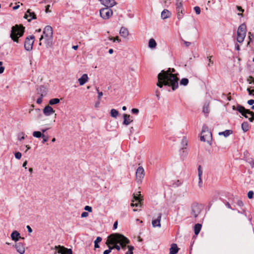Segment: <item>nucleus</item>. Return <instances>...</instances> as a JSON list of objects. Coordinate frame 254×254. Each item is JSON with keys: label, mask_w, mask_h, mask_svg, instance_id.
Wrapping results in <instances>:
<instances>
[{"label": "nucleus", "mask_w": 254, "mask_h": 254, "mask_svg": "<svg viewBox=\"0 0 254 254\" xmlns=\"http://www.w3.org/2000/svg\"><path fill=\"white\" fill-rule=\"evenodd\" d=\"M171 15V13L167 9H164L161 12V17L163 19L170 17Z\"/></svg>", "instance_id": "4be33fe9"}, {"label": "nucleus", "mask_w": 254, "mask_h": 254, "mask_svg": "<svg viewBox=\"0 0 254 254\" xmlns=\"http://www.w3.org/2000/svg\"><path fill=\"white\" fill-rule=\"evenodd\" d=\"M128 248V251L127 252L126 254H133V250L134 249V247L133 246H127Z\"/></svg>", "instance_id": "ea45409f"}, {"label": "nucleus", "mask_w": 254, "mask_h": 254, "mask_svg": "<svg viewBox=\"0 0 254 254\" xmlns=\"http://www.w3.org/2000/svg\"><path fill=\"white\" fill-rule=\"evenodd\" d=\"M55 248H61L63 250V251H64V253L66 254H72V250L70 249H67L64 246H61L60 245L59 246H56Z\"/></svg>", "instance_id": "393cba45"}, {"label": "nucleus", "mask_w": 254, "mask_h": 254, "mask_svg": "<svg viewBox=\"0 0 254 254\" xmlns=\"http://www.w3.org/2000/svg\"><path fill=\"white\" fill-rule=\"evenodd\" d=\"M21 153L19 152H17L15 153V157L17 159H20L21 158Z\"/></svg>", "instance_id": "864d4df0"}, {"label": "nucleus", "mask_w": 254, "mask_h": 254, "mask_svg": "<svg viewBox=\"0 0 254 254\" xmlns=\"http://www.w3.org/2000/svg\"><path fill=\"white\" fill-rule=\"evenodd\" d=\"M102 241V238L100 237H97L95 241H94V247L95 248H99V245L98 243H100Z\"/></svg>", "instance_id": "473e14b6"}, {"label": "nucleus", "mask_w": 254, "mask_h": 254, "mask_svg": "<svg viewBox=\"0 0 254 254\" xmlns=\"http://www.w3.org/2000/svg\"><path fill=\"white\" fill-rule=\"evenodd\" d=\"M203 112L204 113V114H208L209 112V104L207 103H205V105H204L203 106Z\"/></svg>", "instance_id": "72a5a7b5"}, {"label": "nucleus", "mask_w": 254, "mask_h": 254, "mask_svg": "<svg viewBox=\"0 0 254 254\" xmlns=\"http://www.w3.org/2000/svg\"><path fill=\"white\" fill-rule=\"evenodd\" d=\"M212 139V136L211 131L209 130L207 126L205 125H203L202 128L200 140L203 142L207 141L208 143L211 145Z\"/></svg>", "instance_id": "20e7f679"}, {"label": "nucleus", "mask_w": 254, "mask_h": 254, "mask_svg": "<svg viewBox=\"0 0 254 254\" xmlns=\"http://www.w3.org/2000/svg\"><path fill=\"white\" fill-rule=\"evenodd\" d=\"M175 72L174 68H169L167 70H162L158 75V82L157 85L162 88L163 85L171 86L174 91L178 87L179 78L177 74H173Z\"/></svg>", "instance_id": "f257e3e1"}, {"label": "nucleus", "mask_w": 254, "mask_h": 254, "mask_svg": "<svg viewBox=\"0 0 254 254\" xmlns=\"http://www.w3.org/2000/svg\"><path fill=\"white\" fill-rule=\"evenodd\" d=\"M120 34L121 36L126 38L128 35V31L127 28L122 27L120 31Z\"/></svg>", "instance_id": "5701e85b"}, {"label": "nucleus", "mask_w": 254, "mask_h": 254, "mask_svg": "<svg viewBox=\"0 0 254 254\" xmlns=\"http://www.w3.org/2000/svg\"><path fill=\"white\" fill-rule=\"evenodd\" d=\"M41 137H42L43 139L42 141L43 143H44L45 142H47L49 139L48 136H46L44 134H42Z\"/></svg>", "instance_id": "6e6d98bb"}, {"label": "nucleus", "mask_w": 254, "mask_h": 254, "mask_svg": "<svg viewBox=\"0 0 254 254\" xmlns=\"http://www.w3.org/2000/svg\"><path fill=\"white\" fill-rule=\"evenodd\" d=\"M247 81L250 84L254 83V78L252 76H250L248 78Z\"/></svg>", "instance_id": "8fccbe9b"}, {"label": "nucleus", "mask_w": 254, "mask_h": 254, "mask_svg": "<svg viewBox=\"0 0 254 254\" xmlns=\"http://www.w3.org/2000/svg\"><path fill=\"white\" fill-rule=\"evenodd\" d=\"M24 27L22 25H15L11 28L10 37L15 42H19V38L23 35Z\"/></svg>", "instance_id": "7ed1b4c3"}, {"label": "nucleus", "mask_w": 254, "mask_h": 254, "mask_svg": "<svg viewBox=\"0 0 254 254\" xmlns=\"http://www.w3.org/2000/svg\"><path fill=\"white\" fill-rule=\"evenodd\" d=\"M201 211V209L198 204H194L191 207V215L194 218L197 217Z\"/></svg>", "instance_id": "ddd939ff"}, {"label": "nucleus", "mask_w": 254, "mask_h": 254, "mask_svg": "<svg viewBox=\"0 0 254 254\" xmlns=\"http://www.w3.org/2000/svg\"><path fill=\"white\" fill-rule=\"evenodd\" d=\"M182 185V182L180 180H177L173 184V185L174 187H179Z\"/></svg>", "instance_id": "de8ad7c7"}, {"label": "nucleus", "mask_w": 254, "mask_h": 254, "mask_svg": "<svg viewBox=\"0 0 254 254\" xmlns=\"http://www.w3.org/2000/svg\"><path fill=\"white\" fill-rule=\"evenodd\" d=\"M129 243V240L124 235L115 233L109 235L106 242V245L111 244L112 245L120 244L122 249L126 250L127 249L126 245Z\"/></svg>", "instance_id": "f03ea898"}, {"label": "nucleus", "mask_w": 254, "mask_h": 254, "mask_svg": "<svg viewBox=\"0 0 254 254\" xmlns=\"http://www.w3.org/2000/svg\"><path fill=\"white\" fill-rule=\"evenodd\" d=\"M53 37L44 39L47 47H51L53 46Z\"/></svg>", "instance_id": "a878e982"}, {"label": "nucleus", "mask_w": 254, "mask_h": 254, "mask_svg": "<svg viewBox=\"0 0 254 254\" xmlns=\"http://www.w3.org/2000/svg\"><path fill=\"white\" fill-rule=\"evenodd\" d=\"M15 248L19 254H23L25 253V248L22 243H16L15 245Z\"/></svg>", "instance_id": "4468645a"}, {"label": "nucleus", "mask_w": 254, "mask_h": 254, "mask_svg": "<svg viewBox=\"0 0 254 254\" xmlns=\"http://www.w3.org/2000/svg\"><path fill=\"white\" fill-rule=\"evenodd\" d=\"M189 83V80L188 78H184L180 81V84L184 86H186Z\"/></svg>", "instance_id": "f704fd0d"}, {"label": "nucleus", "mask_w": 254, "mask_h": 254, "mask_svg": "<svg viewBox=\"0 0 254 254\" xmlns=\"http://www.w3.org/2000/svg\"><path fill=\"white\" fill-rule=\"evenodd\" d=\"M131 112L134 114H137L139 113V110L136 108H133L131 110Z\"/></svg>", "instance_id": "680f3d73"}, {"label": "nucleus", "mask_w": 254, "mask_h": 254, "mask_svg": "<svg viewBox=\"0 0 254 254\" xmlns=\"http://www.w3.org/2000/svg\"><path fill=\"white\" fill-rule=\"evenodd\" d=\"M119 114L118 111L114 109L111 110V116L115 118H116Z\"/></svg>", "instance_id": "2f4dec72"}, {"label": "nucleus", "mask_w": 254, "mask_h": 254, "mask_svg": "<svg viewBox=\"0 0 254 254\" xmlns=\"http://www.w3.org/2000/svg\"><path fill=\"white\" fill-rule=\"evenodd\" d=\"M233 131L231 130L227 129L224 131L220 132L219 135H223L225 137H227L232 133Z\"/></svg>", "instance_id": "c85d7f7f"}, {"label": "nucleus", "mask_w": 254, "mask_h": 254, "mask_svg": "<svg viewBox=\"0 0 254 254\" xmlns=\"http://www.w3.org/2000/svg\"><path fill=\"white\" fill-rule=\"evenodd\" d=\"M55 113V110L52 107L48 105L43 109V113L45 116H49Z\"/></svg>", "instance_id": "dca6fc26"}, {"label": "nucleus", "mask_w": 254, "mask_h": 254, "mask_svg": "<svg viewBox=\"0 0 254 254\" xmlns=\"http://www.w3.org/2000/svg\"><path fill=\"white\" fill-rule=\"evenodd\" d=\"M144 170L142 167H139L136 171V180L138 183H140L144 177Z\"/></svg>", "instance_id": "9b49d317"}, {"label": "nucleus", "mask_w": 254, "mask_h": 254, "mask_svg": "<svg viewBox=\"0 0 254 254\" xmlns=\"http://www.w3.org/2000/svg\"><path fill=\"white\" fill-rule=\"evenodd\" d=\"M54 249L56 250V251L55 253V254H56L57 253L61 254H66L64 253V251H63V250L61 248H55V247Z\"/></svg>", "instance_id": "4c0bfd02"}, {"label": "nucleus", "mask_w": 254, "mask_h": 254, "mask_svg": "<svg viewBox=\"0 0 254 254\" xmlns=\"http://www.w3.org/2000/svg\"><path fill=\"white\" fill-rule=\"evenodd\" d=\"M35 40V36L31 35L26 38L24 42V48L27 51H30L33 49V46Z\"/></svg>", "instance_id": "6e6552de"}, {"label": "nucleus", "mask_w": 254, "mask_h": 254, "mask_svg": "<svg viewBox=\"0 0 254 254\" xmlns=\"http://www.w3.org/2000/svg\"><path fill=\"white\" fill-rule=\"evenodd\" d=\"M138 193H139L138 195L137 194H133V199L131 203V206L141 207L143 199V197L141 195L140 192H138Z\"/></svg>", "instance_id": "0eeeda50"}, {"label": "nucleus", "mask_w": 254, "mask_h": 254, "mask_svg": "<svg viewBox=\"0 0 254 254\" xmlns=\"http://www.w3.org/2000/svg\"><path fill=\"white\" fill-rule=\"evenodd\" d=\"M183 16H184V14H181L180 12L179 13L177 12V17L179 19H182L183 17Z\"/></svg>", "instance_id": "69168bd1"}, {"label": "nucleus", "mask_w": 254, "mask_h": 254, "mask_svg": "<svg viewBox=\"0 0 254 254\" xmlns=\"http://www.w3.org/2000/svg\"><path fill=\"white\" fill-rule=\"evenodd\" d=\"M110 40H112L114 42H115V41H117L119 43L121 42V40L119 39L118 36H116L115 38H110Z\"/></svg>", "instance_id": "3c124183"}, {"label": "nucleus", "mask_w": 254, "mask_h": 254, "mask_svg": "<svg viewBox=\"0 0 254 254\" xmlns=\"http://www.w3.org/2000/svg\"><path fill=\"white\" fill-rule=\"evenodd\" d=\"M179 250V249L178 248L177 244H173L170 249L169 254H176L178 252Z\"/></svg>", "instance_id": "412c9836"}, {"label": "nucleus", "mask_w": 254, "mask_h": 254, "mask_svg": "<svg viewBox=\"0 0 254 254\" xmlns=\"http://www.w3.org/2000/svg\"><path fill=\"white\" fill-rule=\"evenodd\" d=\"M112 14V10L109 7L103 8L100 10V16L104 19H109Z\"/></svg>", "instance_id": "9d476101"}, {"label": "nucleus", "mask_w": 254, "mask_h": 254, "mask_svg": "<svg viewBox=\"0 0 254 254\" xmlns=\"http://www.w3.org/2000/svg\"><path fill=\"white\" fill-rule=\"evenodd\" d=\"M254 196V191L252 190H250L248 193V197L250 199H252L253 198Z\"/></svg>", "instance_id": "603ef678"}, {"label": "nucleus", "mask_w": 254, "mask_h": 254, "mask_svg": "<svg viewBox=\"0 0 254 254\" xmlns=\"http://www.w3.org/2000/svg\"><path fill=\"white\" fill-rule=\"evenodd\" d=\"M60 99L58 98H53L49 101V104L51 105L57 104L60 103Z\"/></svg>", "instance_id": "7c9ffc66"}, {"label": "nucleus", "mask_w": 254, "mask_h": 254, "mask_svg": "<svg viewBox=\"0 0 254 254\" xmlns=\"http://www.w3.org/2000/svg\"><path fill=\"white\" fill-rule=\"evenodd\" d=\"M237 204L239 206H243L244 205V203H243V201L241 200H239L237 201Z\"/></svg>", "instance_id": "0e129e2a"}, {"label": "nucleus", "mask_w": 254, "mask_h": 254, "mask_svg": "<svg viewBox=\"0 0 254 254\" xmlns=\"http://www.w3.org/2000/svg\"><path fill=\"white\" fill-rule=\"evenodd\" d=\"M197 170H198V178H201L202 174H203V171H202V170L201 169V166L199 165L198 166Z\"/></svg>", "instance_id": "58836bf2"}, {"label": "nucleus", "mask_w": 254, "mask_h": 254, "mask_svg": "<svg viewBox=\"0 0 254 254\" xmlns=\"http://www.w3.org/2000/svg\"><path fill=\"white\" fill-rule=\"evenodd\" d=\"M88 216V213L87 212H83L82 213H81V217L82 218H84V217H86Z\"/></svg>", "instance_id": "052dcab7"}, {"label": "nucleus", "mask_w": 254, "mask_h": 254, "mask_svg": "<svg viewBox=\"0 0 254 254\" xmlns=\"http://www.w3.org/2000/svg\"><path fill=\"white\" fill-rule=\"evenodd\" d=\"M43 97L44 96H42L41 95H40V97L38 98L37 100V103H38V104H40L41 103H42Z\"/></svg>", "instance_id": "13d9d810"}, {"label": "nucleus", "mask_w": 254, "mask_h": 254, "mask_svg": "<svg viewBox=\"0 0 254 254\" xmlns=\"http://www.w3.org/2000/svg\"><path fill=\"white\" fill-rule=\"evenodd\" d=\"M248 35H249L248 38L249 39V42H248V44H249V43L253 41V40L254 38V36L250 32H249Z\"/></svg>", "instance_id": "37998d69"}, {"label": "nucleus", "mask_w": 254, "mask_h": 254, "mask_svg": "<svg viewBox=\"0 0 254 254\" xmlns=\"http://www.w3.org/2000/svg\"><path fill=\"white\" fill-rule=\"evenodd\" d=\"M248 104L250 105H252L254 104V100L251 99L248 101Z\"/></svg>", "instance_id": "338daca9"}, {"label": "nucleus", "mask_w": 254, "mask_h": 254, "mask_svg": "<svg viewBox=\"0 0 254 254\" xmlns=\"http://www.w3.org/2000/svg\"><path fill=\"white\" fill-rule=\"evenodd\" d=\"M183 8L182 1H180V0H177V3H176L177 11H179L180 8Z\"/></svg>", "instance_id": "e433bc0d"}, {"label": "nucleus", "mask_w": 254, "mask_h": 254, "mask_svg": "<svg viewBox=\"0 0 254 254\" xmlns=\"http://www.w3.org/2000/svg\"><path fill=\"white\" fill-rule=\"evenodd\" d=\"M236 110L246 118H248V114L250 115L252 117L249 118V120L251 122H253L254 121V112L245 109L243 106L240 105H237Z\"/></svg>", "instance_id": "39448f33"}, {"label": "nucleus", "mask_w": 254, "mask_h": 254, "mask_svg": "<svg viewBox=\"0 0 254 254\" xmlns=\"http://www.w3.org/2000/svg\"><path fill=\"white\" fill-rule=\"evenodd\" d=\"M38 93L42 96H44L46 94V88L44 86H40L37 89Z\"/></svg>", "instance_id": "b1692460"}, {"label": "nucleus", "mask_w": 254, "mask_h": 254, "mask_svg": "<svg viewBox=\"0 0 254 254\" xmlns=\"http://www.w3.org/2000/svg\"><path fill=\"white\" fill-rule=\"evenodd\" d=\"M11 239L15 242H17L19 239L24 240L23 237L20 236V233L17 231H14L11 234Z\"/></svg>", "instance_id": "2eb2a0df"}, {"label": "nucleus", "mask_w": 254, "mask_h": 254, "mask_svg": "<svg viewBox=\"0 0 254 254\" xmlns=\"http://www.w3.org/2000/svg\"><path fill=\"white\" fill-rule=\"evenodd\" d=\"M53 33L52 27L49 25L46 26L44 29L43 35L41 36L40 38V41H41L43 39L53 37Z\"/></svg>", "instance_id": "1a4fd4ad"}, {"label": "nucleus", "mask_w": 254, "mask_h": 254, "mask_svg": "<svg viewBox=\"0 0 254 254\" xmlns=\"http://www.w3.org/2000/svg\"><path fill=\"white\" fill-rule=\"evenodd\" d=\"M201 227H202V225L199 223H197L195 225L194 227V231L195 235H197L199 233L201 228Z\"/></svg>", "instance_id": "bb28decb"}, {"label": "nucleus", "mask_w": 254, "mask_h": 254, "mask_svg": "<svg viewBox=\"0 0 254 254\" xmlns=\"http://www.w3.org/2000/svg\"><path fill=\"white\" fill-rule=\"evenodd\" d=\"M24 17L27 19L29 22L31 21L32 19H36L37 18L35 12H32L30 9H28L27 10Z\"/></svg>", "instance_id": "f8f14e48"}, {"label": "nucleus", "mask_w": 254, "mask_h": 254, "mask_svg": "<svg viewBox=\"0 0 254 254\" xmlns=\"http://www.w3.org/2000/svg\"><path fill=\"white\" fill-rule=\"evenodd\" d=\"M162 217V214L159 213L157 216V218L156 219L153 220L152 221V225L154 227L161 226L160 224V220Z\"/></svg>", "instance_id": "a211bd4d"}, {"label": "nucleus", "mask_w": 254, "mask_h": 254, "mask_svg": "<svg viewBox=\"0 0 254 254\" xmlns=\"http://www.w3.org/2000/svg\"><path fill=\"white\" fill-rule=\"evenodd\" d=\"M124 122L123 124L126 126L128 125L131 122H132L133 120L130 119V116L127 114H124Z\"/></svg>", "instance_id": "6ab92c4d"}, {"label": "nucleus", "mask_w": 254, "mask_h": 254, "mask_svg": "<svg viewBox=\"0 0 254 254\" xmlns=\"http://www.w3.org/2000/svg\"><path fill=\"white\" fill-rule=\"evenodd\" d=\"M161 2L163 3L165 6H168L171 3L170 0H160Z\"/></svg>", "instance_id": "c03bdc74"}, {"label": "nucleus", "mask_w": 254, "mask_h": 254, "mask_svg": "<svg viewBox=\"0 0 254 254\" xmlns=\"http://www.w3.org/2000/svg\"><path fill=\"white\" fill-rule=\"evenodd\" d=\"M117 244H114L113 246H111V248H112V250H113L114 249H116L118 251H119L121 250V246H120Z\"/></svg>", "instance_id": "a18cd8bd"}, {"label": "nucleus", "mask_w": 254, "mask_h": 254, "mask_svg": "<svg viewBox=\"0 0 254 254\" xmlns=\"http://www.w3.org/2000/svg\"><path fill=\"white\" fill-rule=\"evenodd\" d=\"M181 143H182V145L183 147H185V146H186L187 145L188 141L186 137H184V138H183V139L182 140Z\"/></svg>", "instance_id": "79ce46f5"}, {"label": "nucleus", "mask_w": 254, "mask_h": 254, "mask_svg": "<svg viewBox=\"0 0 254 254\" xmlns=\"http://www.w3.org/2000/svg\"><path fill=\"white\" fill-rule=\"evenodd\" d=\"M101 3L106 7H111L116 4L115 0H101Z\"/></svg>", "instance_id": "f3484780"}, {"label": "nucleus", "mask_w": 254, "mask_h": 254, "mask_svg": "<svg viewBox=\"0 0 254 254\" xmlns=\"http://www.w3.org/2000/svg\"><path fill=\"white\" fill-rule=\"evenodd\" d=\"M194 10L195 11L196 14H199L200 13V8L199 6H196L194 7Z\"/></svg>", "instance_id": "09e8293b"}, {"label": "nucleus", "mask_w": 254, "mask_h": 254, "mask_svg": "<svg viewBox=\"0 0 254 254\" xmlns=\"http://www.w3.org/2000/svg\"><path fill=\"white\" fill-rule=\"evenodd\" d=\"M84 210H85L86 211H87L90 212H92V207L91 206H89L88 205H86L84 207Z\"/></svg>", "instance_id": "4d7b16f0"}, {"label": "nucleus", "mask_w": 254, "mask_h": 254, "mask_svg": "<svg viewBox=\"0 0 254 254\" xmlns=\"http://www.w3.org/2000/svg\"><path fill=\"white\" fill-rule=\"evenodd\" d=\"M246 25L242 24L239 26L237 30V40L239 43H242L246 35Z\"/></svg>", "instance_id": "423d86ee"}, {"label": "nucleus", "mask_w": 254, "mask_h": 254, "mask_svg": "<svg viewBox=\"0 0 254 254\" xmlns=\"http://www.w3.org/2000/svg\"><path fill=\"white\" fill-rule=\"evenodd\" d=\"M96 90L98 92V98L99 99H100V98H101V97L103 95V93H102V92H100L99 91V87L96 88Z\"/></svg>", "instance_id": "5fc2aeb1"}, {"label": "nucleus", "mask_w": 254, "mask_h": 254, "mask_svg": "<svg viewBox=\"0 0 254 254\" xmlns=\"http://www.w3.org/2000/svg\"><path fill=\"white\" fill-rule=\"evenodd\" d=\"M211 57H212V56H210V57L207 58L208 61V64H207V66H212L214 63L213 61L211 60Z\"/></svg>", "instance_id": "49530a36"}, {"label": "nucleus", "mask_w": 254, "mask_h": 254, "mask_svg": "<svg viewBox=\"0 0 254 254\" xmlns=\"http://www.w3.org/2000/svg\"><path fill=\"white\" fill-rule=\"evenodd\" d=\"M236 7L238 11L242 12H244V10L242 8V7H241L240 6H237Z\"/></svg>", "instance_id": "774afa93"}, {"label": "nucleus", "mask_w": 254, "mask_h": 254, "mask_svg": "<svg viewBox=\"0 0 254 254\" xmlns=\"http://www.w3.org/2000/svg\"><path fill=\"white\" fill-rule=\"evenodd\" d=\"M111 244H109L108 245H107L108 246V247H109V249L105 250L103 254H109L111 252V251L112 250V248H111Z\"/></svg>", "instance_id": "a19ab883"}, {"label": "nucleus", "mask_w": 254, "mask_h": 254, "mask_svg": "<svg viewBox=\"0 0 254 254\" xmlns=\"http://www.w3.org/2000/svg\"><path fill=\"white\" fill-rule=\"evenodd\" d=\"M33 135L35 137L40 138L42 136V134L40 131H35L33 132Z\"/></svg>", "instance_id": "c9c22d12"}, {"label": "nucleus", "mask_w": 254, "mask_h": 254, "mask_svg": "<svg viewBox=\"0 0 254 254\" xmlns=\"http://www.w3.org/2000/svg\"><path fill=\"white\" fill-rule=\"evenodd\" d=\"M242 128L244 132L249 129V125L247 122H244L242 124Z\"/></svg>", "instance_id": "c756f323"}, {"label": "nucleus", "mask_w": 254, "mask_h": 254, "mask_svg": "<svg viewBox=\"0 0 254 254\" xmlns=\"http://www.w3.org/2000/svg\"><path fill=\"white\" fill-rule=\"evenodd\" d=\"M157 44L153 39H150L149 41L148 46L150 48L153 49L156 47Z\"/></svg>", "instance_id": "cd10ccee"}, {"label": "nucleus", "mask_w": 254, "mask_h": 254, "mask_svg": "<svg viewBox=\"0 0 254 254\" xmlns=\"http://www.w3.org/2000/svg\"><path fill=\"white\" fill-rule=\"evenodd\" d=\"M88 79V75L87 74H83L82 76L78 79V81L80 85H83Z\"/></svg>", "instance_id": "aec40b11"}, {"label": "nucleus", "mask_w": 254, "mask_h": 254, "mask_svg": "<svg viewBox=\"0 0 254 254\" xmlns=\"http://www.w3.org/2000/svg\"><path fill=\"white\" fill-rule=\"evenodd\" d=\"M202 180L201 178H199V181H198V186L199 188H201L202 187Z\"/></svg>", "instance_id": "e2e57ef3"}, {"label": "nucleus", "mask_w": 254, "mask_h": 254, "mask_svg": "<svg viewBox=\"0 0 254 254\" xmlns=\"http://www.w3.org/2000/svg\"><path fill=\"white\" fill-rule=\"evenodd\" d=\"M247 91L249 92V95H254V90H251L250 88H248L247 89Z\"/></svg>", "instance_id": "bf43d9fd"}]
</instances>
